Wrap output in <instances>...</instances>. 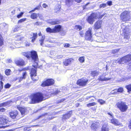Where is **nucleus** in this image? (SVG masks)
Masks as SVG:
<instances>
[{"instance_id":"nucleus-1","label":"nucleus","mask_w":131,"mask_h":131,"mask_svg":"<svg viewBox=\"0 0 131 131\" xmlns=\"http://www.w3.org/2000/svg\"><path fill=\"white\" fill-rule=\"evenodd\" d=\"M30 103L35 104L39 103L44 100L43 94L41 92H37L31 94L30 96Z\"/></svg>"},{"instance_id":"nucleus-2","label":"nucleus","mask_w":131,"mask_h":131,"mask_svg":"<svg viewBox=\"0 0 131 131\" xmlns=\"http://www.w3.org/2000/svg\"><path fill=\"white\" fill-rule=\"evenodd\" d=\"M22 55L26 57L28 60H31L35 62L38 60L39 58L37 52L34 50L22 52Z\"/></svg>"},{"instance_id":"nucleus-3","label":"nucleus","mask_w":131,"mask_h":131,"mask_svg":"<svg viewBox=\"0 0 131 131\" xmlns=\"http://www.w3.org/2000/svg\"><path fill=\"white\" fill-rule=\"evenodd\" d=\"M120 18L122 21L126 22L129 21L131 18L130 12L127 10L124 11L121 14Z\"/></svg>"},{"instance_id":"nucleus-4","label":"nucleus","mask_w":131,"mask_h":131,"mask_svg":"<svg viewBox=\"0 0 131 131\" xmlns=\"http://www.w3.org/2000/svg\"><path fill=\"white\" fill-rule=\"evenodd\" d=\"M9 114L10 117L14 121H17L22 118L20 114L17 110L11 111Z\"/></svg>"},{"instance_id":"nucleus-5","label":"nucleus","mask_w":131,"mask_h":131,"mask_svg":"<svg viewBox=\"0 0 131 131\" xmlns=\"http://www.w3.org/2000/svg\"><path fill=\"white\" fill-rule=\"evenodd\" d=\"M117 107L122 112L126 111L128 108V106L126 103L121 101L117 103L116 105Z\"/></svg>"},{"instance_id":"nucleus-6","label":"nucleus","mask_w":131,"mask_h":131,"mask_svg":"<svg viewBox=\"0 0 131 131\" xmlns=\"http://www.w3.org/2000/svg\"><path fill=\"white\" fill-rule=\"evenodd\" d=\"M30 74L31 79L33 81L35 82L38 80L39 78L37 75L36 68H31L30 72Z\"/></svg>"},{"instance_id":"nucleus-7","label":"nucleus","mask_w":131,"mask_h":131,"mask_svg":"<svg viewBox=\"0 0 131 131\" xmlns=\"http://www.w3.org/2000/svg\"><path fill=\"white\" fill-rule=\"evenodd\" d=\"M54 83V80L52 78L47 79L42 82L41 86L42 87L50 86L53 85Z\"/></svg>"},{"instance_id":"nucleus-8","label":"nucleus","mask_w":131,"mask_h":131,"mask_svg":"<svg viewBox=\"0 0 131 131\" xmlns=\"http://www.w3.org/2000/svg\"><path fill=\"white\" fill-rule=\"evenodd\" d=\"M89 81L88 79L83 77L78 79L77 82L76 84L80 86L84 87L87 85L89 82Z\"/></svg>"},{"instance_id":"nucleus-9","label":"nucleus","mask_w":131,"mask_h":131,"mask_svg":"<svg viewBox=\"0 0 131 131\" xmlns=\"http://www.w3.org/2000/svg\"><path fill=\"white\" fill-rule=\"evenodd\" d=\"M122 36L124 37V38L128 39L129 38L130 32L128 28L126 27L123 30Z\"/></svg>"},{"instance_id":"nucleus-10","label":"nucleus","mask_w":131,"mask_h":131,"mask_svg":"<svg viewBox=\"0 0 131 131\" xmlns=\"http://www.w3.org/2000/svg\"><path fill=\"white\" fill-rule=\"evenodd\" d=\"M92 29L89 28L85 33V39L87 40L90 41L92 40Z\"/></svg>"},{"instance_id":"nucleus-11","label":"nucleus","mask_w":131,"mask_h":131,"mask_svg":"<svg viewBox=\"0 0 131 131\" xmlns=\"http://www.w3.org/2000/svg\"><path fill=\"white\" fill-rule=\"evenodd\" d=\"M95 15L94 13H92L87 18L86 20L90 24H92L95 21L94 19H96Z\"/></svg>"},{"instance_id":"nucleus-12","label":"nucleus","mask_w":131,"mask_h":131,"mask_svg":"<svg viewBox=\"0 0 131 131\" xmlns=\"http://www.w3.org/2000/svg\"><path fill=\"white\" fill-rule=\"evenodd\" d=\"M72 114V111L71 110L68 112L67 113L63 114L61 117L62 120L63 121L69 119L71 116Z\"/></svg>"},{"instance_id":"nucleus-13","label":"nucleus","mask_w":131,"mask_h":131,"mask_svg":"<svg viewBox=\"0 0 131 131\" xmlns=\"http://www.w3.org/2000/svg\"><path fill=\"white\" fill-rule=\"evenodd\" d=\"M27 74V72L26 71L23 72L22 73L21 76L14 78V80H18L17 82H20L23 79H25L26 78Z\"/></svg>"},{"instance_id":"nucleus-14","label":"nucleus","mask_w":131,"mask_h":131,"mask_svg":"<svg viewBox=\"0 0 131 131\" xmlns=\"http://www.w3.org/2000/svg\"><path fill=\"white\" fill-rule=\"evenodd\" d=\"M16 107L20 113L21 116H22V117H23L26 114L27 108L25 107L20 106L19 105L17 106Z\"/></svg>"},{"instance_id":"nucleus-15","label":"nucleus","mask_w":131,"mask_h":131,"mask_svg":"<svg viewBox=\"0 0 131 131\" xmlns=\"http://www.w3.org/2000/svg\"><path fill=\"white\" fill-rule=\"evenodd\" d=\"M15 63L16 65L19 67L24 66L26 64L25 61L22 59L15 61Z\"/></svg>"},{"instance_id":"nucleus-16","label":"nucleus","mask_w":131,"mask_h":131,"mask_svg":"<svg viewBox=\"0 0 131 131\" xmlns=\"http://www.w3.org/2000/svg\"><path fill=\"white\" fill-rule=\"evenodd\" d=\"M110 123L115 126H119L120 127H123V125L120 123L118 119L113 118L110 120Z\"/></svg>"},{"instance_id":"nucleus-17","label":"nucleus","mask_w":131,"mask_h":131,"mask_svg":"<svg viewBox=\"0 0 131 131\" xmlns=\"http://www.w3.org/2000/svg\"><path fill=\"white\" fill-rule=\"evenodd\" d=\"M9 122L8 119L5 116H3L0 117V125H5Z\"/></svg>"},{"instance_id":"nucleus-18","label":"nucleus","mask_w":131,"mask_h":131,"mask_svg":"<svg viewBox=\"0 0 131 131\" xmlns=\"http://www.w3.org/2000/svg\"><path fill=\"white\" fill-rule=\"evenodd\" d=\"M102 20L97 21L94 24V29L98 30L102 27Z\"/></svg>"},{"instance_id":"nucleus-19","label":"nucleus","mask_w":131,"mask_h":131,"mask_svg":"<svg viewBox=\"0 0 131 131\" xmlns=\"http://www.w3.org/2000/svg\"><path fill=\"white\" fill-rule=\"evenodd\" d=\"M74 0H65V5L68 7H70L72 4ZM82 0H75L78 3L81 2Z\"/></svg>"},{"instance_id":"nucleus-20","label":"nucleus","mask_w":131,"mask_h":131,"mask_svg":"<svg viewBox=\"0 0 131 131\" xmlns=\"http://www.w3.org/2000/svg\"><path fill=\"white\" fill-rule=\"evenodd\" d=\"M125 62L129 64H131V54H128L124 56Z\"/></svg>"},{"instance_id":"nucleus-21","label":"nucleus","mask_w":131,"mask_h":131,"mask_svg":"<svg viewBox=\"0 0 131 131\" xmlns=\"http://www.w3.org/2000/svg\"><path fill=\"white\" fill-rule=\"evenodd\" d=\"M73 59L71 58L66 59L63 61V63L64 66H68L71 63L72 61H73Z\"/></svg>"},{"instance_id":"nucleus-22","label":"nucleus","mask_w":131,"mask_h":131,"mask_svg":"<svg viewBox=\"0 0 131 131\" xmlns=\"http://www.w3.org/2000/svg\"><path fill=\"white\" fill-rule=\"evenodd\" d=\"M99 123L95 122L92 124L90 126L91 129L94 131H96L98 128Z\"/></svg>"},{"instance_id":"nucleus-23","label":"nucleus","mask_w":131,"mask_h":131,"mask_svg":"<svg viewBox=\"0 0 131 131\" xmlns=\"http://www.w3.org/2000/svg\"><path fill=\"white\" fill-rule=\"evenodd\" d=\"M62 27L60 25H58L54 26L53 29L54 33H55L60 31Z\"/></svg>"},{"instance_id":"nucleus-24","label":"nucleus","mask_w":131,"mask_h":131,"mask_svg":"<svg viewBox=\"0 0 131 131\" xmlns=\"http://www.w3.org/2000/svg\"><path fill=\"white\" fill-rule=\"evenodd\" d=\"M109 125L107 123H104L102 125L101 131H109Z\"/></svg>"},{"instance_id":"nucleus-25","label":"nucleus","mask_w":131,"mask_h":131,"mask_svg":"<svg viewBox=\"0 0 131 131\" xmlns=\"http://www.w3.org/2000/svg\"><path fill=\"white\" fill-rule=\"evenodd\" d=\"M39 14L36 13H32L30 15V17L32 19H36L37 18Z\"/></svg>"},{"instance_id":"nucleus-26","label":"nucleus","mask_w":131,"mask_h":131,"mask_svg":"<svg viewBox=\"0 0 131 131\" xmlns=\"http://www.w3.org/2000/svg\"><path fill=\"white\" fill-rule=\"evenodd\" d=\"M32 36L31 38V42L34 43L38 35L37 32L34 33L32 34Z\"/></svg>"},{"instance_id":"nucleus-27","label":"nucleus","mask_w":131,"mask_h":131,"mask_svg":"<svg viewBox=\"0 0 131 131\" xmlns=\"http://www.w3.org/2000/svg\"><path fill=\"white\" fill-rule=\"evenodd\" d=\"M99 73V72L96 71H91L90 74L92 77H94L97 76Z\"/></svg>"},{"instance_id":"nucleus-28","label":"nucleus","mask_w":131,"mask_h":131,"mask_svg":"<svg viewBox=\"0 0 131 131\" xmlns=\"http://www.w3.org/2000/svg\"><path fill=\"white\" fill-rule=\"evenodd\" d=\"M60 20H59L56 19L53 21L50 22V23L52 25H54L59 24L60 23Z\"/></svg>"},{"instance_id":"nucleus-29","label":"nucleus","mask_w":131,"mask_h":131,"mask_svg":"<svg viewBox=\"0 0 131 131\" xmlns=\"http://www.w3.org/2000/svg\"><path fill=\"white\" fill-rule=\"evenodd\" d=\"M125 59L124 57V56L120 59L118 60V63L119 64L126 63L125 62Z\"/></svg>"},{"instance_id":"nucleus-30","label":"nucleus","mask_w":131,"mask_h":131,"mask_svg":"<svg viewBox=\"0 0 131 131\" xmlns=\"http://www.w3.org/2000/svg\"><path fill=\"white\" fill-rule=\"evenodd\" d=\"M4 39L2 35L0 33V47L4 45Z\"/></svg>"},{"instance_id":"nucleus-31","label":"nucleus","mask_w":131,"mask_h":131,"mask_svg":"<svg viewBox=\"0 0 131 131\" xmlns=\"http://www.w3.org/2000/svg\"><path fill=\"white\" fill-rule=\"evenodd\" d=\"M24 38V37H21L20 35H17L15 38V40L17 41H21Z\"/></svg>"},{"instance_id":"nucleus-32","label":"nucleus","mask_w":131,"mask_h":131,"mask_svg":"<svg viewBox=\"0 0 131 131\" xmlns=\"http://www.w3.org/2000/svg\"><path fill=\"white\" fill-rule=\"evenodd\" d=\"M46 31L47 32L50 33H54L53 29H51L50 27H48L46 29Z\"/></svg>"},{"instance_id":"nucleus-33","label":"nucleus","mask_w":131,"mask_h":131,"mask_svg":"<svg viewBox=\"0 0 131 131\" xmlns=\"http://www.w3.org/2000/svg\"><path fill=\"white\" fill-rule=\"evenodd\" d=\"M74 27L75 29L79 31L81 30L82 29V26L79 25H75Z\"/></svg>"},{"instance_id":"nucleus-34","label":"nucleus","mask_w":131,"mask_h":131,"mask_svg":"<svg viewBox=\"0 0 131 131\" xmlns=\"http://www.w3.org/2000/svg\"><path fill=\"white\" fill-rule=\"evenodd\" d=\"M78 60L80 63H83L85 61V57L84 56L81 57L79 58Z\"/></svg>"},{"instance_id":"nucleus-35","label":"nucleus","mask_w":131,"mask_h":131,"mask_svg":"<svg viewBox=\"0 0 131 131\" xmlns=\"http://www.w3.org/2000/svg\"><path fill=\"white\" fill-rule=\"evenodd\" d=\"M125 88L127 90V92H129L131 91V84H129L126 85Z\"/></svg>"},{"instance_id":"nucleus-36","label":"nucleus","mask_w":131,"mask_h":131,"mask_svg":"<svg viewBox=\"0 0 131 131\" xmlns=\"http://www.w3.org/2000/svg\"><path fill=\"white\" fill-rule=\"evenodd\" d=\"M36 126V125H32L30 127H25L24 128V131H30L31 130V129H30V128L31 127H32L34 126Z\"/></svg>"},{"instance_id":"nucleus-37","label":"nucleus","mask_w":131,"mask_h":131,"mask_svg":"<svg viewBox=\"0 0 131 131\" xmlns=\"http://www.w3.org/2000/svg\"><path fill=\"white\" fill-rule=\"evenodd\" d=\"M11 70L10 69H6L5 71V74L6 75L8 76L10 74V72Z\"/></svg>"},{"instance_id":"nucleus-38","label":"nucleus","mask_w":131,"mask_h":131,"mask_svg":"<svg viewBox=\"0 0 131 131\" xmlns=\"http://www.w3.org/2000/svg\"><path fill=\"white\" fill-rule=\"evenodd\" d=\"M97 102H99L101 105H102L105 103V101L102 99H99L97 100Z\"/></svg>"},{"instance_id":"nucleus-39","label":"nucleus","mask_w":131,"mask_h":131,"mask_svg":"<svg viewBox=\"0 0 131 131\" xmlns=\"http://www.w3.org/2000/svg\"><path fill=\"white\" fill-rule=\"evenodd\" d=\"M96 103L95 102H93L87 104V106L88 107H90L92 106H94L96 105Z\"/></svg>"},{"instance_id":"nucleus-40","label":"nucleus","mask_w":131,"mask_h":131,"mask_svg":"<svg viewBox=\"0 0 131 131\" xmlns=\"http://www.w3.org/2000/svg\"><path fill=\"white\" fill-rule=\"evenodd\" d=\"M45 37H43L42 36V37L41 38V39L39 40V41L40 42V45L41 46H42L43 45V42L44 40H45Z\"/></svg>"},{"instance_id":"nucleus-41","label":"nucleus","mask_w":131,"mask_h":131,"mask_svg":"<svg viewBox=\"0 0 131 131\" xmlns=\"http://www.w3.org/2000/svg\"><path fill=\"white\" fill-rule=\"evenodd\" d=\"M66 99L65 98H63L62 99H61L60 100H58L56 102L57 104H59L61 103H62L63 102L65 101L66 100Z\"/></svg>"},{"instance_id":"nucleus-42","label":"nucleus","mask_w":131,"mask_h":131,"mask_svg":"<svg viewBox=\"0 0 131 131\" xmlns=\"http://www.w3.org/2000/svg\"><path fill=\"white\" fill-rule=\"evenodd\" d=\"M4 83L2 81H0V92L3 88Z\"/></svg>"},{"instance_id":"nucleus-43","label":"nucleus","mask_w":131,"mask_h":131,"mask_svg":"<svg viewBox=\"0 0 131 131\" xmlns=\"http://www.w3.org/2000/svg\"><path fill=\"white\" fill-rule=\"evenodd\" d=\"M11 85L8 83H7L4 85V87L5 89H9L11 86Z\"/></svg>"},{"instance_id":"nucleus-44","label":"nucleus","mask_w":131,"mask_h":131,"mask_svg":"<svg viewBox=\"0 0 131 131\" xmlns=\"http://www.w3.org/2000/svg\"><path fill=\"white\" fill-rule=\"evenodd\" d=\"M111 79V78H106L105 77L103 78H100V80L101 81H106L109 80Z\"/></svg>"},{"instance_id":"nucleus-45","label":"nucleus","mask_w":131,"mask_h":131,"mask_svg":"<svg viewBox=\"0 0 131 131\" xmlns=\"http://www.w3.org/2000/svg\"><path fill=\"white\" fill-rule=\"evenodd\" d=\"M26 18H22L19 20L18 22V23L19 24V23H22L23 22L25 21H26Z\"/></svg>"},{"instance_id":"nucleus-46","label":"nucleus","mask_w":131,"mask_h":131,"mask_svg":"<svg viewBox=\"0 0 131 131\" xmlns=\"http://www.w3.org/2000/svg\"><path fill=\"white\" fill-rule=\"evenodd\" d=\"M123 91V88L120 87L118 88L117 89V92L119 93H122Z\"/></svg>"},{"instance_id":"nucleus-47","label":"nucleus","mask_w":131,"mask_h":131,"mask_svg":"<svg viewBox=\"0 0 131 131\" xmlns=\"http://www.w3.org/2000/svg\"><path fill=\"white\" fill-rule=\"evenodd\" d=\"M7 105V103L6 102H4L0 103V107L3 106H5Z\"/></svg>"},{"instance_id":"nucleus-48","label":"nucleus","mask_w":131,"mask_h":131,"mask_svg":"<svg viewBox=\"0 0 131 131\" xmlns=\"http://www.w3.org/2000/svg\"><path fill=\"white\" fill-rule=\"evenodd\" d=\"M60 6H59L58 7H56L55 8V10H56V12L58 13L59 12L60 10V7H59Z\"/></svg>"},{"instance_id":"nucleus-49","label":"nucleus","mask_w":131,"mask_h":131,"mask_svg":"<svg viewBox=\"0 0 131 131\" xmlns=\"http://www.w3.org/2000/svg\"><path fill=\"white\" fill-rule=\"evenodd\" d=\"M106 6V3H103L100 5L99 8H104Z\"/></svg>"},{"instance_id":"nucleus-50","label":"nucleus","mask_w":131,"mask_h":131,"mask_svg":"<svg viewBox=\"0 0 131 131\" xmlns=\"http://www.w3.org/2000/svg\"><path fill=\"white\" fill-rule=\"evenodd\" d=\"M24 13L23 12H21L17 16V17L18 18H19L20 17H21L23 14Z\"/></svg>"},{"instance_id":"nucleus-51","label":"nucleus","mask_w":131,"mask_h":131,"mask_svg":"<svg viewBox=\"0 0 131 131\" xmlns=\"http://www.w3.org/2000/svg\"><path fill=\"white\" fill-rule=\"evenodd\" d=\"M79 34L81 37H83L84 35V33L83 30L80 31L79 32Z\"/></svg>"},{"instance_id":"nucleus-52","label":"nucleus","mask_w":131,"mask_h":131,"mask_svg":"<svg viewBox=\"0 0 131 131\" xmlns=\"http://www.w3.org/2000/svg\"><path fill=\"white\" fill-rule=\"evenodd\" d=\"M41 7V4H39L38 6H37L35 8L36 10H39L40 9V8Z\"/></svg>"},{"instance_id":"nucleus-53","label":"nucleus","mask_w":131,"mask_h":131,"mask_svg":"<svg viewBox=\"0 0 131 131\" xmlns=\"http://www.w3.org/2000/svg\"><path fill=\"white\" fill-rule=\"evenodd\" d=\"M25 46L26 47H28L30 45V43H29L27 41H26V42H25Z\"/></svg>"},{"instance_id":"nucleus-54","label":"nucleus","mask_w":131,"mask_h":131,"mask_svg":"<svg viewBox=\"0 0 131 131\" xmlns=\"http://www.w3.org/2000/svg\"><path fill=\"white\" fill-rule=\"evenodd\" d=\"M59 92V91L58 90H57L54 91L53 92V94L54 95H57L58 94Z\"/></svg>"},{"instance_id":"nucleus-55","label":"nucleus","mask_w":131,"mask_h":131,"mask_svg":"<svg viewBox=\"0 0 131 131\" xmlns=\"http://www.w3.org/2000/svg\"><path fill=\"white\" fill-rule=\"evenodd\" d=\"M107 4L108 5L111 6L112 5V2L111 1H108L107 2Z\"/></svg>"},{"instance_id":"nucleus-56","label":"nucleus","mask_w":131,"mask_h":131,"mask_svg":"<svg viewBox=\"0 0 131 131\" xmlns=\"http://www.w3.org/2000/svg\"><path fill=\"white\" fill-rule=\"evenodd\" d=\"M70 44L68 43H65L64 44V47L65 48H68L69 47Z\"/></svg>"},{"instance_id":"nucleus-57","label":"nucleus","mask_w":131,"mask_h":131,"mask_svg":"<svg viewBox=\"0 0 131 131\" xmlns=\"http://www.w3.org/2000/svg\"><path fill=\"white\" fill-rule=\"evenodd\" d=\"M40 22L38 21H37L34 23V25L35 26H39L40 24Z\"/></svg>"},{"instance_id":"nucleus-58","label":"nucleus","mask_w":131,"mask_h":131,"mask_svg":"<svg viewBox=\"0 0 131 131\" xmlns=\"http://www.w3.org/2000/svg\"><path fill=\"white\" fill-rule=\"evenodd\" d=\"M106 14L105 13H104L102 15H99V17H98V19H101L104 16V15Z\"/></svg>"},{"instance_id":"nucleus-59","label":"nucleus","mask_w":131,"mask_h":131,"mask_svg":"<svg viewBox=\"0 0 131 131\" xmlns=\"http://www.w3.org/2000/svg\"><path fill=\"white\" fill-rule=\"evenodd\" d=\"M128 127L130 129H131V119L130 120L129 122Z\"/></svg>"},{"instance_id":"nucleus-60","label":"nucleus","mask_w":131,"mask_h":131,"mask_svg":"<svg viewBox=\"0 0 131 131\" xmlns=\"http://www.w3.org/2000/svg\"><path fill=\"white\" fill-rule=\"evenodd\" d=\"M5 110V109L4 108L2 107L0 108V112H4Z\"/></svg>"},{"instance_id":"nucleus-61","label":"nucleus","mask_w":131,"mask_h":131,"mask_svg":"<svg viewBox=\"0 0 131 131\" xmlns=\"http://www.w3.org/2000/svg\"><path fill=\"white\" fill-rule=\"evenodd\" d=\"M97 108V106H94L91 107V109L93 111H95L96 109Z\"/></svg>"},{"instance_id":"nucleus-62","label":"nucleus","mask_w":131,"mask_h":131,"mask_svg":"<svg viewBox=\"0 0 131 131\" xmlns=\"http://www.w3.org/2000/svg\"><path fill=\"white\" fill-rule=\"evenodd\" d=\"M23 71H26L28 70L29 69V67H25L24 68H22Z\"/></svg>"},{"instance_id":"nucleus-63","label":"nucleus","mask_w":131,"mask_h":131,"mask_svg":"<svg viewBox=\"0 0 131 131\" xmlns=\"http://www.w3.org/2000/svg\"><path fill=\"white\" fill-rule=\"evenodd\" d=\"M42 5L44 8H46L48 6L45 3L43 4Z\"/></svg>"},{"instance_id":"nucleus-64","label":"nucleus","mask_w":131,"mask_h":131,"mask_svg":"<svg viewBox=\"0 0 131 131\" xmlns=\"http://www.w3.org/2000/svg\"><path fill=\"white\" fill-rule=\"evenodd\" d=\"M46 114H42L41 115H40L36 119H39V118H40L41 117H43V116H45Z\"/></svg>"}]
</instances>
